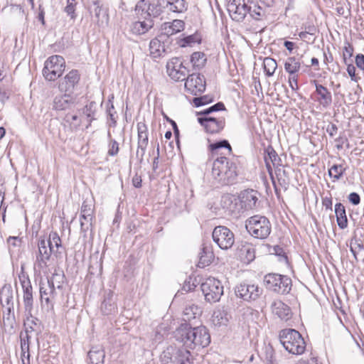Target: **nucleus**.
Masks as SVG:
<instances>
[{
    "label": "nucleus",
    "mask_w": 364,
    "mask_h": 364,
    "mask_svg": "<svg viewBox=\"0 0 364 364\" xmlns=\"http://www.w3.org/2000/svg\"><path fill=\"white\" fill-rule=\"evenodd\" d=\"M48 245L52 247L53 250L54 246L58 249L61 247V240L56 232H51L49 235V239L47 241Z\"/></svg>",
    "instance_id": "50"
},
{
    "label": "nucleus",
    "mask_w": 364,
    "mask_h": 364,
    "mask_svg": "<svg viewBox=\"0 0 364 364\" xmlns=\"http://www.w3.org/2000/svg\"><path fill=\"white\" fill-rule=\"evenodd\" d=\"M167 73L170 77L175 81L186 80L188 76V69L183 65L179 58H173L166 64Z\"/></svg>",
    "instance_id": "12"
},
{
    "label": "nucleus",
    "mask_w": 364,
    "mask_h": 364,
    "mask_svg": "<svg viewBox=\"0 0 364 364\" xmlns=\"http://www.w3.org/2000/svg\"><path fill=\"white\" fill-rule=\"evenodd\" d=\"M150 55L154 58H158L166 52L164 43L159 38H155L149 43Z\"/></svg>",
    "instance_id": "32"
},
{
    "label": "nucleus",
    "mask_w": 364,
    "mask_h": 364,
    "mask_svg": "<svg viewBox=\"0 0 364 364\" xmlns=\"http://www.w3.org/2000/svg\"><path fill=\"white\" fill-rule=\"evenodd\" d=\"M335 213L336 216V221L338 227L341 229H345L348 226V219L344 205L338 203L335 205Z\"/></svg>",
    "instance_id": "31"
},
{
    "label": "nucleus",
    "mask_w": 364,
    "mask_h": 364,
    "mask_svg": "<svg viewBox=\"0 0 364 364\" xmlns=\"http://www.w3.org/2000/svg\"><path fill=\"white\" fill-rule=\"evenodd\" d=\"M154 26L151 18H144V21H137L131 26V31L136 35H142L148 32Z\"/></svg>",
    "instance_id": "28"
},
{
    "label": "nucleus",
    "mask_w": 364,
    "mask_h": 364,
    "mask_svg": "<svg viewBox=\"0 0 364 364\" xmlns=\"http://www.w3.org/2000/svg\"><path fill=\"white\" fill-rule=\"evenodd\" d=\"M192 334H193L192 336V344L193 346H191V349H194L197 346L204 348L210 343V336L205 326L194 327Z\"/></svg>",
    "instance_id": "18"
},
{
    "label": "nucleus",
    "mask_w": 364,
    "mask_h": 364,
    "mask_svg": "<svg viewBox=\"0 0 364 364\" xmlns=\"http://www.w3.org/2000/svg\"><path fill=\"white\" fill-rule=\"evenodd\" d=\"M75 0H67V6L65 7V11L71 18H74L75 16Z\"/></svg>",
    "instance_id": "58"
},
{
    "label": "nucleus",
    "mask_w": 364,
    "mask_h": 364,
    "mask_svg": "<svg viewBox=\"0 0 364 364\" xmlns=\"http://www.w3.org/2000/svg\"><path fill=\"white\" fill-rule=\"evenodd\" d=\"M28 339H29V336L28 334H26L25 338H21V353H22L23 356H25L26 353H27L28 364H29V357H30V354L28 352V350H29Z\"/></svg>",
    "instance_id": "55"
},
{
    "label": "nucleus",
    "mask_w": 364,
    "mask_h": 364,
    "mask_svg": "<svg viewBox=\"0 0 364 364\" xmlns=\"http://www.w3.org/2000/svg\"><path fill=\"white\" fill-rule=\"evenodd\" d=\"M0 301L2 307L14 306V292L11 284H5L0 291Z\"/></svg>",
    "instance_id": "29"
},
{
    "label": "nucleus",
    "mask_w": 364,
    "mask_h": 364,
    "mask_svg": "<svg viewBox=\"0 0 364 364\" xmlns=\"http://www.w3.org/2000/svg\"><path fill=\"white\" fill-rule=\"evenodd\" d=\"M80 80V75L77 70L70 71L60 82L59 89L62 92H71Z\"/></svg>",
    "instance_id": "20"
},
{
    "label": "nucleus",
    "mask_w": 364,
    "mask_h": 364,
    "mask_svg": "<svg viewBox=\"0 0 364 364\" xmlns=\"http://www.w3.org/2000/svg\"><path fill=\"white\" fill-rule=\"evenodd\" d=\"M19 280L23 289V300L26 312L31 314L33 307V288L28 276L22 274L19 275Z\"/></svg>",
    "instance_id": "14"
},
{
    "label": "nucleus",
    "mask_w": 364,
    "mask_h": 364,
    "mask_svg": "<svg viewBox=\"0 0 364 364\" xmlns=\"http://www.w3.org/2000/svg\"><path fill=\"white\" fill-rule=\"evenodd\" d=\"M222 148L226 149L228 154L232 153V147L229 141L226 139L212 143L208 146V149L213 155H218L220 154V149Z\"/></svg>",
    "instance_id": "37"
},
{
    "label": "nucleus",
    "mask_w": 364,
    "mask_h": 364,
    "mask_svg": "<svg viewBox=\"0 0 364 364\" xmlns=\"http://www.w3.org/2000/svg\"><path fill=\"white\" fill-rule=\"evenodd\" d=\"M247 232L255 238L266 239L272 231V225L269 219L264 216L256 215L245 221Z\"/></svg>",
    "instance_id": "4"
},
{
    "label": "nucleus",
    "mask_w": 364,
    "mask_h": 364,
    "mask_svg": "<svg viewBox=\"0 0 364 364\" xmlns=\"http://www.w3.org/2000/svg\"><path fill=\"white\" fill-rule=\"evenodd\" d=\"M202 41L201 35L196 32L192 35L187 36L181 40V46H192L195 43H200Z\"/></svg>",
    "instance_id": "42"
},
{
    "label": "nucleus",
    "mask_w": 364,
    "mask_h": 364,
    "mask_svg": "<svg viewBox=\"0 0 364 364\" xmlns=\"http://www.w3.org/2000/svg\"><path fill=\"white\" fill-rule=\"evenodd\" d=\"M363 245L356 239L352 240L350 244V250L353 255L355 260H358V255L363 250Z\"/></svg>",
    "instance_id": "49"
},
{
    "label": "nucleus",
    "mask_w": 364,
    "mask_h": 364,
    "mask_svg": "<svg viewBox=\"0 0 364 364\" xmlns=\"http://www.w3.org/2000/svg\"><path fill=\"white\" fill-rule=\"evenodd\" d=\"M301 63L295 57H289L284 63V70L289 75H296L300 70Z\"/></svg>",
    "instance_id": "39"
},
{
    "label": "nucleus",
    "mask_w": 364,
    "mask_h": 364,
    "mask_svg": "<svg viewBox=\"0 0 364 364\" xmlns=\"http://www.w3.org/2000/svg\"><path fill=\"white\" fill-rule=\"evenodd\" d=\"M346 171V168L342 165H333L328 170V175L333 178L334 181L339 180Z\"/></svg>",
    "instance_id": "46"
},
{
    "label": "nucleus",
    "mask_w": 364,
    "mask_h": 364,
    "mask_svg": "<svg viewBox=\"0 0 364 364\" xmlns=\"http://www.w3.org/2000/svg\"><path fill=\"white\" fill-rule=\"evenodd\" d=\"M114 98L113 95L109 98L107 102V114L109 116L110 120L112 121V125L115 126L116 124V119L114 117V114L116 113L114 109V105L112 103V99Z\"/></svg>",
    "instance_id": "53"
},
{
    "label": "nucleus",
    "mask_w": 364,
    "mask_h": 364,
    "mask_svg": "<svg viewBox=\"0 0 364 364\" xmlns=\"http://www.w3.org/2000/svg\"><path fill=\"white\" fill-rule=\"evenodd\" d=\"M193 327L189 323H181L173 332V336L175 339L179 343H182L183 346L186 348L191 349L192 344V334Z\"/></svg>",
    "instance_id": "16"
},
{
    "label": "nucleus",
    "mask_w": 364,
    "mask_h": 364,
    "mask_svg": "<svg viewBox=\"0 0 364 364\" xmlns=\"http://www.w3.org/2000/svg\"><path fill=\"white\" fill-rule=\"evenodd\" d=\"M75 105V99L68 94L55 96L53 102V109L65 110Z\"/></svg>",
    "instance_id": "24"
},
{
    "label": "nucleus",
    "mask_w": 364,
    "mask_h": 364,
    "mask_svg": "<svg viewBox=\"0 0 364 364\" xmlns=\"http://www.w3.org/2000/svg\"><path fill=\"white\" fill-rule=\"evenodd\" d=\"M169 30L167 31V35H173L183 31L185 23L183 21L180 19H175L171 23H168Z\"/></svg>",
    "instance_id": "47"
},
{
    "label": "nucleus",
    "mask_w": 364,
    "mask_h": 364,
    "mask_svg": "<svg viewBox=\"0 0 364 364\" xmlns=\"http://www.w3.org/2000/svg\"><path fill=\"white\" fill-rule=\"evenodd\" d=\"M235 293L237 297L245 301L257 300L262 294V289L258 285L242 283L235 287Z\"/></svg>",
    "instance_id": "11"
},
{
    "label": "nucleus",
    "mask_w": 364,
    "mask_h": 364,
    "mask_svg": "<svg viewBox=\"0 0 364 364\" xmlns=\"http://www.w3.org/2000/svg\"><path fill=\"white\" fill-rule=\"evenodd\" d=\"M173 350L174 349L172 347H168L166 350L163 352L160 358L163 364H166L172 360L171 354L173 353Z\"/></svg>",
    "instance_id": "57"
},
{
    "label": "nucleus",
    "mask_w": 364,
    "mask_h": 364,
    "mask_svg": "<svg viewBox=\"0 0 364 364\" xmlns=\"http://www.w3.org/2000/svg\"><path fill=\"white\" fill-rule=\"evenodd\" d=\"M289 84L291 90H297L299 89L298 87V75H290L289 77Z\"/></svg>",
    "instance_id": "62"
},
{
    "label": "nucleus",
    "mask_w": 364,
    "mask_h": 364,
    "mask_svg": "<svg viewBox=\"0 0 364 364\" xmlns=\"http://www.w3.org/2000/svg\"><path fill=\"white\" fill-rule=\"evenodd\" d=\"M225 109V105L223 102H219L212 105L211 107L203 110L200 114L203 115H208L213 112L222 111Z\"/></svg>",
    "instance_id": "52"
},
{
    "label": "nucleus",
    "mask_w": 364,
    "mask_h": 364,
    "mask_svg": "<svg viewBox=\"0 0 364 364\" xmlns=\"http://www.w3.org/2000/svg\"><path fill=\"white\" fill-rule=\"evenodd\" d=\"M280 343L287 351L294 355H301L306 349L304 339L299 331L292 328L283 329L279 332Z\"/></svg>",
    "instance_id": "3"
},
{
    "label": "nucleus",
    "mask_w": 364,
    "mask_h": 364,
    "mask_svg": "<svg viewBox=\"0 0 364 364\" xmlns=\"http://www.w3.org/2000/svg\"><path fill=\"white\" fill-rule=\"evenodd\" d=\"M201 290L206 301L216 303L223 295V286L221 282L215 278L209 277L201 284Z\"/></svg>",
    "instance_id": "8"
},
{
    "label": "nucleus",
    "mask_w": 364,
    "mask_h": 364,
    "mask_svg": "<svg viewBox=\"0 0 364 364\" xmlns=\"http://www.w3.org/2000/svg\"><path fill=\"white\" fill-rule=\"evenodd\" d=\"M38 253L36 255V263L40 268L47 267V262L50 259L52 252L54 250L52 249L45 239H41L38 243Z\"/></svg>",
    "instance_id": "19"
},
{
    "label": "nucleus",
    "mask_w": 364,
    "mask_h": 364,
    "mask_svg": "<svg viewBox=\"0 0 364 364\" xmlns=\"http://www.w3.org/2000/svg\"><path fill=\"white\" fill-rule=\"evenodd\" d=\"M3 308V323L5 326L12 328L15 324L14 307L5 306Z\"/></svg>",
    "instance_id": "38"
},
{
    "label": "nucleus",
    "mask_w": 364,
    "mask_h": 364,
    "mask_svg": "<svg viewBox=\"0 0 364 364\" xmlns=\"http://www.w3.org/2000/svg\"><path fill=\"white\" fill-rule=\"evenodd\" d=\"M93 220L94 216H80L81 232L84 237H86V232L88 230L92 231Z\"/></svg>",
    "instance_id": "43"
},
{
    "label": "nucleus",
    "mask_w": 364,
    "mask_h": 364,
    "mask_svg": "<svg viewBox=\"0 0 364 364\" xmlns=\"http://www.w3.org/2000/svg\"><path fill=\"white\" fill-rule=\"evenodd\" d=\"M228 11L232 18L242 21L247 14L255 20L259 21L264 17L266 8L255 0H229Z\"/></svg>",
    "instance_id": "1"
},
{
    "label": "nucleus",
    "mask_w": 364,
    "mask_h": 364,
    "mask_svg": "<svg viewBox=\"0 0 364 364\" xmlns=\"http://www.w3.org/2000/svg\"><path fill=\"white\" fill-rule=\"evenodd\" d=\"M80 216H94L93 210L92 209L91 205H87L84 202L81 207Z\"/></svg>",
    "instance_id": "61"
},
{
    "label": "nucleus",
    "mask_w": 364,
    "mask_h": 364,
    "mask_svg": "<svg viewBox=\"0 0 364 364\" xmlns=\"http://www.w3.org/2000/svg\"><path fill=\"white\" fill-rule=\"evenodd\" d=\"M258 193L252 189L242 191L240 196L241 208L252 210L256 208L258 201Z\"/></svg>",
    "instance_id": "22"
},
{
    "label": "nucleus",
    "mask_w": 364,
    "mask_h": 364,
    "mask_svg": "<svg viewBox=\"0 0 364 364\" xmlns=\"http://www.w3.org/2000/svg\"><path fill=\"white\" fill-rule=\"evenodd\" d=\"M206 82L203 75L199 73L188 75L185 82L186 89L193 95H198L205 90Z\"/></svg>",
    "instance_id": "13"
},
{
    "label": "nucleus",
    "mask_w": 364,
    "mask_h": 364,
    "mask_svg": "<svg viewBox=\"0 0 364 364\" xmlns=\"http://www.w3.org/2000/svg\"><path fill=\"white\" fill-rule=\"evenodd\" d=\"M105 351L102 345L93 346L87 353V364H104Z\"/></svg>",
    "instance_id": "23"
},
{
    "label": "nucleus",
    "mask_w": 364,
    "mask_h": 364,
    "mask_svg": "<svg viewBox=\"0 0 364 364\" xmlns=\"http://www.w3.org/2000/svg\"><path fill=\"white\" fill-rule=\"evenodd\" d=\"M263 67L266 75L269 77L274 73L277 68V63L272 58H265L263 61Z\"/></svg>",
    "instance_id": "44"
},
{
    "label": "nucleus",
    "mask_w": 364,
    "mask_h": 364,
    "mask_svg": "<svg viewBox=\"0 0 364 364\" xmlns=\"http://www.w3.org/2000/svg\"><path fill=\"white\" fill-rule=\"evenodd\" d=\"M237 203L238 200L234 196L230 194H225L220 199V205L222 208L235 215L240 213V209L237 207Z\"/></svg>",
    "instance_id": "25"
},
{
    "label": "nucleus",
    "mask_w": 364,
    "mask_h": 364,
    "mask_svg": "<svg viewBox=\"0 0 364 364\" xmlns=\"http://www.w3.org/2000/svg\"><path fill=\"white\" fill-rule=\"evenodd\" d=\"M212 177L221 186H228L236 182L238 168L235 161L226 156H218L213 162Z\"/></svg>",
    "instance_id": "2"
},
{
    "label": "nucleus",
    "mask_w": 364,
    "mask_h": 364,
    "mask_svg": "<svg viewBox=\"0 0 364 364\" xmlns=\"http://www.w3.org/2000/svg\"><path fill=\"white\" fill-rule=\"evenodd\" d=\"M353 53V47L350 43L346 42L343 48V58L345 64H347V59L350 58Z\"/></svg>",
    "instance_id": "56"
},
{
    "label": "nucleus",
    "mask_w": 364,
    "mask_h": 364,
    "mask_svg": "<svg viewBox=\"0 0 364 364\" xmlns=\"http://www.w3.org/2000/svg\"><path fill=\"white\" fill-rule=\"evenodd\" d=\"M213 258L214 254L210 246L203 244L201 251L199 253V262L198 266L199 267H205L211 263Z\"/></svg>",
    "instance_id": "30"
},
{
    "label": "nucleus",
    "mask_w": 364,
    "mask_h": 364,
    "mask_svg": "<svg viewBox=\"0 0 364 364\" xmlns=\"http://www.w3.org/2000/svg\"><path fill=\"white\" fill-rule=\"evenodd\" d=\"M164 0H157L151 3L149 0H140L135 6L136 15L146 19L159 16L165 10Z\"/></svg>",
    "instance_id": "7"
},
{
    "label": "nucleus",
    "mask_w": 364,
    "mask_h": 364,
    "mask_svg": "<svg viewBox=\"0 0 364 364\" xmlns=\"http://www.w3.org/2000/svg\"><path fill=\"white\" fill-rule=\"evenodd\" d=\"M264 160L271 162L273 166L275 168L281 166V159L279 157L276 151L271 146H268L264 149Z\"/></svg>",
    "instance_id": "36"
},
{
    "label": "nucleus",
    "mask_w": 364,
    "mask_h": 364,
    "mask_svg": "<svg viewBox=\"0 0 364 364\" xmlns=\"http://www.w3.org/2000/svg\"><path fill=\"white\" fill-rule=\"evenodd\" d=\"M198 122L204 127L205 131L210 134H217L223 129L225 124L224 117H200Z\"/></svg>",
    "instance_id": "15"
},
{
    "label": "nucleus",
    "mask_w": 364,
    "mask_h": 364,
    "mask_svg": "<svg viewBox=\"0 0 364 364\" xmlns=\"http://www.w3.org/2000/svg\"><path fill=\"white\" fill-rule=\"evenodd\" d=\"M65 121L69 124L72 131L77 130L82 124V119L77 114H67Z\"/></svg>",
    "instance_id": "41"
},
{
    "label": "nucleus",
    "mask_w": 364,
    "mask_h": 364,
    "mask_svg": "<svg viewBox=\"0 0 364 364\" xmlns=\"http://www.w3.org/2000/svg\"><path fill=\"white\" fill-rule=\"evenodd\" d=\"M213 97L209 95H203L199 97H194L193 102L196 107H200L213 101Z\"/></svg>",
    "instance_id": "51"
},
{
    "label": "nucleus",
    "mask_w": 364,
    "mask_h": 364,
    "mask_svg": "<svg viewBox=\"0 0 364 364\" xmlns=\"http://www.w3.org/2000/svg\"><path fill=\"white\" fill-rule=\"evenodd\" d=\"M95 16L97 19V23L100 21L103 22L104 19H107L106 11H104L99 5L95 4V8L93 10Z\"/></svg>",
    "instance_id": "54"
},
{
    "label": "nucleus",
    "mask_w": 364,
    "mask_h": 364,
    "mask_svg": "<svg viewBox=\"0 0 364 364\" xmlns=\"http://www.w3.org/2000/svg\"><path fill=\"white\" fill-rule=\"evenodd\" d=\"M65 62L64 58L58 55L49 57L44 63L43 75L46 80L54 81L60 77L65 70Z\"/></svg>",
    "instance_id": "6"
},
{
    "label": "nucleus",
    "mask_w": 364,
    "mask_h": 364,
    "mask_svg": "<svg viewBox=\"0 0 364 364\" xmlns=\"http://www.w3.org/2000/svg\"><path fill=\"white\" fill-rule=\"evenodd\" d=\"M315 84L316 92L319 96L318 101L323 107H328L332 103V95L328 90L322 85L318 84L316 80H314Z\"/></svg>",
    "instance_id": "27"
},
{
    "label": "nucleus",
    "mask_w": 364,
    "mask_h": 364,
    "mask_svg": "<svg viewBox=\"0 0 364 364\" xmlns=\"http://www.w3.org/2000/svg\"><path fill=\"white\" fill-rule=\"evenodd\" d=\"M212 321L215 326H227L229 321V316L224 310H216L213 312Z\"/></svg>",
    "instance_id": "35"
},
{
    "label": "nucleus",
    "mask_w": 364,
    "mask_h": 364,
    "mask_svg": "<svg viewBox=\"0 0 364 364\" xmlns=\"http://www.w3.org/2000/svg\"><path fill=\"white\" fill-rule=\"evenodd\" d=\"M165 9L167 11L177 14L185 13L188 8L186 0H164Z\"/></svg>",
    "instance_id": "26"
},
{
    "label": "nucleus",
    "mask_w": 364,
    "mask_h": 364,
    "mask_svg": "<svg viewBox=\"0 0 364 364\" xmlns=\"http://www.w3.org/2000/svg\"><path fill=\"white\" fill-rule=\"evenodd\" d=\"M97 111V104L95 102L92 101L87 104L82 109V114H85L87 118L88 124L87 128L91 125L93 120L95 119V115Z\"/></svg>",
    "instance_id": "40"
},
{
    "label": "nucleus",
    "mask_w": 364,
    "mask_h": 364,
    "mask_svg": "<svg viewBox=\"0 0 364 364\" xmlns=\"http://www.w3.org/2000/svg\"><path fill=\"white\" fill-rule=\"evenodd\" d=\"M265 287L278 294H287L291 289V279L287 275L269 273L264 277Z\"/></svg>",
    "instance_id": "5"
},
{
    "label": "nucleus",
    "mask_w": 364,
    "mask_h": 364,
    "mask_svg": "<svg viewBox=\"0 0 364 364\" xmlns=\"http://www.w3.org/2000/svg\"><path fill=\"white\" fill-rule=\"evenodd\" d=\"M355 64H356V66L359 69L364 70V55L363 54H358L355 56Z\"/></svg>",
    "instance_id": "64"
},
{
    "label": "nucleus",
    "mask_w": 364,
    "mask_h": 364,
    "mask_svg": "<svg viewBox=\"0 0 364 364\" xmlns=\"http://www.w3.org/2000/svg\"><path fill=\"white\" fill-rule=\"evenodd\" d=\"M201 313L200 308L197 305L193 304H188L183 311V320L185 323H187V321H191L192 319L200 316Z\"/></svg>",
    "instance_id": "33"
},
{
    "label": "nucleus",
    "mask_w": 364,
    "mask_h": 364,
    "mask_svg": "<svg viewBox=\"0 0 364 364\" xmlns=\"http://www.w3.org/2000/svg\"><path fill=\"white\" fill-rule=\"evenodd\" d=\"M213 241L222 250H228L235 243L234 233L227 227L216 226L212 232Z\"/></svg>",
    "instance_id": "10"
},
{
    "label": "nucleus",
    "mask_w": 364,
    "mask_h": 364,
    "mask_svg": "<svg viewBox=\"0 0 364 364\" xmlns=\"http://www.w3.org/2000/svg\"><path fill=\"white\" fill-rule=\"evenodd\" d=\"M272 313L283 321H288L291 318L290 307L279 299H276L271 304Z\"/></svg>",
    "instance_id": "21"
},
{
    "label": "nucleus",
    "mask_w": 364,
    "mask_h": 364,
    "mask_svg": "<svg viewBox=\"0 0 364 364\" xmlns=\"http://www.w3.org/2000/svg\"><path fill=\"white\" fill-rule=\"evenodd\" d=\"M56 287L60 289L63 283V275L58 274H53L50 279H48L46 282H40V296L41 301H45L46 304H49L50 298H53L55 294V285Z\"/></svg>",
    "instance_id": "9"
},
{
    "label": "nucleus",
    "mask_w": 364,
    "mask_h": 364,
    "mask_svg": "<svg viewBox=\"0 0 364 364\" xmlns=\"http://www.w3.org/2000/svg\"><path fill=\"white\" fill-rule=\"evenodd\" d=\"M346 65H347L348 74L350 75L351 80L355 82H358L360 77L355 75V67L351 63Z\"/></svg>",
    "instance_id": "60"
},
{
    "label": "nucleus",
    "mask_w": 364,
    "mask_h": 364,
    "mask_svg": "<svg viewBox=\"0 0 364 364\" xmlns=\"http://www.w3.org/2000/svg\"><path fill=\"white\" fill-rule=\"evenodd\" d=\"M119 152V144L114 139H111L109 144L108 154L109 156H116Z\"/></svg>",
    "instance_id": "59"
},
{
    "label": "nucleus",
    "mask_w": 364,
    "mask_h": 364,
    "mask_svg": "<svg viewBox=\"0 0 364 364\" xmlns=\"http://www.w3.org/2000/svg\"><path fill=\"white\" fill-rule=\"evenodd\" d=\"M138 147L136 156L141 162L148 145V128L144 122L137 123Z\"/></svg>",
    "instance_id": "17"
},
{
    "label": "nucleus",
    "mask_w": 364,
    "mask_h": 364,
    "mask_svg": "<svg viewBox=\"0 0 364 364\" xmlns=\"http://www.w3.org/2000/svg\"><path fill=\"white\" fill-rule=\"evenodd\" d=\"M116 309L115 304L110 298L105 299L101 304V310L105 315L111 314Z\"/></svg>",
    "instance_id": "48"
},
{
    "label": "nucleus",
    "mask_w": 364,
    "mask_h": 364,
    "mask_svg": "<svg viewBox=\"0 0 364 364\" xmlns=\"http://www.w3.org/2000/svg\"><path fill=\"white\" fill-rule=\"evenodd\" d=\"M191 62L193 67L202 68L205 62V55L203 52H194L191 56Z\"/></svg>",
    "instance_id": "45"
},
{
    "label": "nucleus",
    "mask_w": 364,
    "mask_h": 364,
    "mask_svg": "<svg viewBox=\"0 0 364 364\" xmlns=\"http://www.w3.org/2000/svg\"><path fill=\"white\" fill-rule=\"evenodd\" d=\"M281 364H316L315 358H311L309 361L299 360L296 363L289 359H284L281 360Z\"/></svg>",
    "instance_id": "63"
},
{
    "label": "nucleus",
    "mask_w": 364,
    "mask_h": 364,
    "mask_svg": "<svg viewBox=\"0 0 364 364\" xmlns=\"http://www.w3.org/2000/svg\"><path fill=\"white\" fill-rule=\"evenodd\" d=\"M190 356L189 348H178L175 353L173 362L177 364H192Z\"/></svg>",
    "instance_id": "34"
}]
</instances>
